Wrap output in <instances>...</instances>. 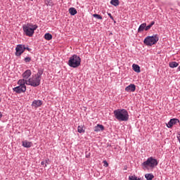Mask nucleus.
<instances>
[{"mask_svg":"<svg viewBox=\"0 0 180 180\" xmlns=\"http://www.w3.org/2000/svg\"><path fill=\"white\" fill-rule=\"evenodd\" d=\"M43 75V70L39 69L38 72L32 77L27 79V85H30V86H39L41 82V76Z\"/></svg>","mask_w":180,"mask_h":180,"instance_id":"nucleus-1","label":"nucleus"},{"mask_svg":"<svg viewBox=\"0 0 180 180\" xmlns=\"http://www.w3.org/2000/svg\"><path fill=\"white\" fill-rule=\"evenodd\" d=\"M114 115L119 122H127L129 120V112L126 109L115 110Z\"/></svg>","mask_w":180,"mask_h":180,"instance_id":"nucleus-2","label":"nucleus"},{"mask_svg":"<svg viewBox=\"0 0 180 180\" xmlns=\"http://www.w3.org/2000/svg\"><path fill=\"white\" fill-rule=\"evenodd\" d=\"M38 27H39L37 25L27 23V25H22V30L25 36H28V37H33V34H34V30H36Z\"/></svg>","mask_w":180,"mask_h":180,"instance_id":"nucleus-3","label":"nucleus"},{"mask_svg":"<svg viewBox=\"0 0 180 180\" xmlns=\"http://www.w3.org/2000/svg\"><path fill=\"white\" fill-rule=\"evenodd\" d=\"M157 165H158V161L153 157L148 158L145 162L141 164V166L144 169H148L149 168L153 169V168H155Z\"/></svg>","mask_w":180,"mask_h":180,"instance_id":"nucleus-4","label":"nucleus"},{"mask_svg":"<svg viewBox=\"0 0 180 180\" xmlns=\"http://www.w3.org/2000/svg\"><path fill=\"white\" fill-rule=\"evenodd\" d=\"M68 65L71 68H78L81 65V58L78 55H72L68 60Z\"/></svg>","mask_w":180,"mask_h":180,"instance_id":"nucleus-5","label":"nucleus"},{"mask_svg":"<svg viewBox=\"0 0 180 180\" xmlns=\"http://www.w3.org/2000/svg\"><path fill=\"white\" fill-rule=\"evenodd\" d=\"M158 40L159 38L157 34H153V36L146 37L143 40V43L146 44V46H153V44H157Z\"/></svg>","mask_w":180,"mask_h":180,"instance_id":"nucleus-6","label":"nucleus"},{"mask_svg":"<svg viewBox=\"0 0 180 180\" xmlns=\"http://www.w3.org/2000/svg\"><path fill=\"white\" fill-rule=\"evenodd\" d=\"M25 53V45L23 44H18L15 47V56L16 57H20L22 54Z\"/></svg>","mask_w":180,"mask_h":180,"instance_id":"nucleus-7","label":"nucleus"},{"mask_svg":"<svg viewBox=\"0 0 180 180\" xmlns=\"http://www.w3.org/2000/svg\"><path fill=\"white\" fill-rule=\"evenodd\" d=\"M13 90L14 92H16V94H23L26 92V86H18L14 87Z\"/></svg>","mask_w":180,"mask_h":180,"instance_id":"nucleus-8","label":"nucleus"},{"mask_svg":"<svg viewBox=\"0 0 180 180\" xmlns=\"http://www.w3.org/2000/svg\"><path fill=\"white\" fill-rule=\"evenodd\" d=\"M176 123H179V120L176 118L171 119L169 122L167 124V127H168V129H171V127L176 124Z\"/></svg>","mask_w":180,"mask_h":180,"instance_id":"nucleus-9","label":"nucleus"},{"mask_svg":"<svg viewBox=\"0 0 180 180\" xmlns=\"http://www.w3.org/2000/svg\"><path fill=\"white\" fill-rule=\"evenodd\" d=\"M32 76V70H27L25 72L22 73V77L24 79H29Z\"/></svg>","mask_w":180,"mask_h":180,"instance_id":"nucleus-10","label":"nucleus"},{"mask_svg":"<svg viewBox=\"0 0 180 180\" xmlns=\"http://www.w3.org/2000/svg\"><path fill=\"white\" fill-rule=\"evenodd\" d=\"M126 92H134L136 91V85L131 84L125 88Z\"/></svg>","mask_w":180,"mask_h":180,"instance_id":"nucleus-11","label":"nucleus"},{"mask_svg":"<svg viewBox=\"0 0 180 180\" xmlns=\"http://www.w3.org/2000/svg\"><path fill=\"white\" fill-rule=\"evenodd\" d=\"M105 130V127L102 124H98L96 127H94V131L98 133V131H103Z\"/></svg>","mask_w":180,"mask_h":180,"instance_id":"nucleus-12","label":"nucleus"},{"mask_svg":"<svg viewBox=\"0 0 180 180\" xmlns=\"http://www.w3.org/2000/svg\"><path fill=\"white\" fill-rule=\"evenodd\" d=\"M41 105H43V103L41 100H34L32 103V106L34 108H40Z\"/></svg>","mask_w":180,"mask_h":180,"instance_id":"nucleus-13","label":"nucleus"},{"mask_svg":"<svg viewBox=\"0 0 180 180\" xmlns=\"http://www.w3.org/2000/svg\"><path fill=\"white\" fill-rule=\"evenodd\" d=\"M22 143V147H25V148H30V147L33 146V143L27 141H23Z\"/></svg>","mask_w":180,"mask_h":180,"instance_id":"nucleus-14","label":"nucleus"},{"mask_svg":"<svg viewBox=\"0 0 180 180\" xmlns=\"http://www.w3.org/2000/svg\"><path fill=\"white\" fill-rule=\"evenodd\" d=\"M18 84L20 86H26V85H27V79H19L18 82Z\"/></svg>","mask_w":180,"mask_h":180,"instance_id":"nucleus-15","label":"nucleus"},{"mask_svg":"<svg viewBox=\"0 0 180 180\" xmlns=\"http://www.w3.org/2000/svg\"><path fill=\"white\" fill-rule=\"evenodd\" d=\"M146 26H147V24L146 22L142 23L138 29V33H141V32H144V30H146Z\"/></svg>","mask_w":180,"mask_h":180,"instance_id":"nucleus-16","label":"nucleus"},{"mask_svg":"<svg viewBox=\"0 0 180 180\" xmlns=\"http://www.w3.org/2000/svg\"><path fill=\"white\" fill-rule=\"evenodd\" d=\"M69 13L72 16H75V15H77V9H75V8H73V7L69 8Z\"/></svg>","mask_w":180,"mask_h":180,"instance_id":"nucleus-17","label":"nucleus"},{"mask_svg":"<svg viewBox=\"0 0 180 180\" xmlns=\"http://www.w3.org/2000/svg\"><path fill=\"white\" fill-rule=\"evenodd\" d=\"M145 178L146 180H153L154 179V174H153L152 173L146 174Z\"/></svg>","mask_w":180,"mask_h":180,"instance_id":"nucleus-18","label":"nucleus"},{"mask_svg":"<svg viewBox=\"0 0 180 180\" xmlns=\"http://www.w3.org/2000/svg\"><path fill=\"white\" fill-rule=\"evenodd\" d=\"M154 25H155V22L152 21L150 25H146L145 27L146 32H148V30H150L151 29V27H153V26H154Z\"/></svg>","mask_w":180,"mask_h":180,"instance_id":"nucleus-19","label":"nucleus"},{"mask_svg":"<svg viewBox=\"0 0 180 180\" xmlns=\"http://www.w3.org/2000/svg\"><path fill=\"white\" fill-rule=\"evenodd\" d=\"M132 68L135 72H140V66L139 65L133 64L132 65Z\"/></svg>","mask_w":180,"mask_h":180,"instance_id":"nucleus-20","label":"nucleus"},{"mask_svg":"<svg viewBox=\"0 0 180 180\" xmlns=\"http://www.w3.org/2000/svg\"><path fill=\"white\" fill-rule=\"evenodd\" d=\"M170 68H176V67H178V65H179V64L176 62H171L169 64Z\"/></svg>","mask_w":180,"mask_h":180,"instance_id":"nucleus-21","label":"nucleus"},{"mask_svg":"<svg viewBox=\"0 0 180 180\" xmlns=\"http://www.w3.org/2000/svg\"><path fill=\"white\" fill-rule=\"evenodd\" d=\"M110 4L111 5H113V6H119L120 2L119 1V0H111Z\"/></svg>","mask_w":180,"mask_h":180,"instance_id":"nucleus-22","label":"nucleus"},{"mask_svg":"<svg viewBox=\"0 0 180 180\" xmlns=\"http://www.w3.org/2000/svg\"><path fill=\"white\" fill-rule=\"evenodd\" d=\"M44 39L45 40H51V39H53V35L50 33H46L44 34Z\"/></svg>","mask_w":180,"mask_h":180,"instance_id":"nucleus-23","label":"nucleus"},{"mask_svg":"<svg viewBox=\"0 0 180 180\" xmlns=\"http://www.w3.org/2000/svg\"><path fill=\"white\" fill-rule=\"evenodd\" d=\"M78 133H85V129H84V126L79 125L77 127Z\"/></svg>","mask_w":180,"mask_h":180,"instance_id":"nucleus-24","label":"nucleus"},{"mask_svg":"<svg viewBox=\"0 0 180 180\" xmlns=\"http://www.w3.org/2000/svg\"><path fill=\"white\" fill-rule=\"evenodd\" d=\"M45 4L47 6H53L54 5L53 0H46Z\"/></svg>","mask_w":180,"mask_h":180,"instance_id":"nucleus-25","label":"nucleus"},{"mask_svg":"<svg viewBox=\"0 0 180 180\" xmlns=\"http://www.w3.org/2000/svg\"><path fill=\"white\" fill-rule=\"evenodd\" d=\"M129 180H141V178H139L136 175H132L129 176Z\"/></svg>","mask_w":180,"mask_h":180,"instance_id":"nucleus-26","label":"nucleus"},{"mask_svg":"<svg viewBox=\"0 0 180 180\" xmlns=\"http://www.w3.org/2000/svg\"><path fill=\"white\" fill-rule=\"evenodd\" d=\"M93 17L95 18L96 19H98L100 20H102V17L101 16V15L93 14Z\"/></svg>","mask_w":180,"mask_h":180,"instance_id":"nucleus-27","label":"nucleus"},{"mask_svg":"<svg viewBox=\"0 0 180 180\" xmlns=\"http://www.w3.org/2000/svg\"><path fill=\"white\" fill-rule=\"evenodd\" d=\"M24 61L25 63H30V61H32V58L27 56L24 58Z\"/></svg>","mask_w":180,"mask_h":180,"instance_id":"nucleus-28","label":"nucleus"},{"mask_svg":"<svg viewBox=\"0 0 180 180\" xmlns=\"http://www.w3.org/2000/svg\"><path fill=\"white\" fill-rule=\"evenodd\" d=\"M25 50H27V51H32V49L29 48V46H25Z\"/></svg>","mask_w":180,"mask_h":180,"instance_id":"nucleus-29","label":"nucleus"},{"mask_svg":"<svg viewBox=\"0 0 180 180\" xmlns=\"http://www.w3.org/2000/svg\"><path fill=\"white\" fill-rule=\"evenodd\" d=\"M108 15L112 20H115V19L113 18V16H112V14L110 13H108Z\"/></svg>","mask_w":180,"mask_h":180,"instance_id":"nucleus-30","label":"nucleus"},{"mask_svg":"<svg viewBox=\"0 0 180 180\" xmlns=\"http://www.w3.org/2000/svg\"><path fill=\"white\" fill-rule=\"evenodd\" d=\"M103 164H105V167H108L109 164L108 163V162L106 160L103 161Z\"/></svg>","mask_w":180,"mask_h":180,"instance_id":"nucleus-31","label":"nucleus"},{"mask_svg":"<svg viewBox=\"0 0 180 180\" xmlns=\"http://www.w3.org/2000/svg\"><path fill=\"white\" fill-rule=\"evenodd\" d=\"M3 116H4V113H2V112L0 111V120L2 119Z\"/></svg>","mask_w":180,"mask_h":180,"instance_id":"nucleus-32","label":"nucleus"},{"mask_svg":"<svg viewBox=\"0 0 180 180\" xmlns=\"http://www.w3.org/2000/svg\"><path fill=\"white\" fill-rule=\"evenodd\" d=\"M41 165H44V162H41Z\"/></svg>","mask_w":180,"mask_h":180,"instance_id":"nucleus-33","label":"nucleus"},{"mask_svg":"<svg viewBox=\"0 0 180 180\" xmlns=\"http://www.w3.org/2000/svg\"><path fill=\"white\" fill-rule=\"evenodd\" d=\"M178 70L179 71H180V65L178 67Z\"/></svg>","mask_w":180,"mask_h":180,"instance_id":"nucleus-34","label":"nucleus"},{"mask_svg":"<svg viewBox=\"0 0 180 180\" xmlns=\"http://www.w3.org/2000/svg\"><path fill=\"white\" fill-rule=\"evenodd\" d=\"M45 167H47V165H45Z\"/></svg>","mask_w":180,"mask_h":180,"instance_id":"nucleus-35","label":"nucleus"},{"mask_svg":"<svg viewBox=\"0 0 180 180\" xmlns=\"http://www.w3.org/2000/svg\"><path fill=\"white\" fill-rule=\"evenodd\" d=\"M0 102H1V98H0Z\"/></svg>","mask_w":180,"mask_h":180,"instance_id":"nucleus-36","label":"nucleus"}]
</instances>
